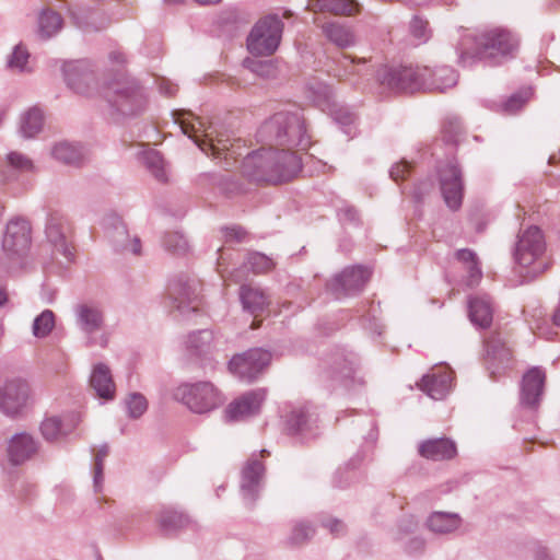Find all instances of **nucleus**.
Masks as SVG:
<instances>
[{"instance_id": "obj_45", "label": "nucleus", "mask_w": 560, "mask_h": 560, "mask_svg": "<svg viewBox=\"0 0 560 560\" xmlns=\"http://www.w3.org/2000/svg\"><path fill=\"white\" fill-rule=\"evenodd\" d=\"M314 534L315 528L310 522L296 521L287 537V544L291 547L303 546L313 538Z\"/></svg>"}, {"instance_id": "obj_19", "label": "nucleus", "mask_w": 560, "mask_h": 560, "mask_svg": "<svg viewBox=\"0 0 560 560\" xmlns=\"http://www.w3.org/2000/svg\"><path fill=\"white\" fill-rule=\"evenodd\" d=\"M62 72L67 85L78 94L90 95L95 85V75L86 60L65 62Z\"/></svg>"}, {"instance_id": "obj_15", "label": "nucleus", "mask_w": 560, "mask_h": 560, "mask_svg": "<svg viewBox=\"0 0 560 560\" xmlns=\"http://www.w3.org/2000/svg\"><path fill=\"white\" fill-rule=\"evenodd\" d=\"M168 291L174 306L182 315L188 316L198 311L200 305L199 283L196 280L178 277L170 283Z\"/></svg>"}, {"instance_id": "obj_38", "label": "nucleus", "mask_w": 560, "mask_h": 560, "mask_svg": "<svg viewBox=\"0 0 560 560\" xmlns=\"http://www.w3.org/2000/svg\"><path fill=\"white\" fill-rule=\"evenodd\" d=\"M5 66L9 70L18 73L33 72L32 56L24 43H19L13 46L7 57Z\"/></svg>"}, {"instance_id": "obj_11", "label": "nucleus", "mask_w": 560, "mask_h": 560, "mask_svg": "<svg viewBox=\"0 0 560 560\" xmlns=\"http://www.w3.org/2000/svg\"><path fill=\"white\" fill-rule=\"evenodd\" d=\"M33 404L32 389L22 377H11L0 384V412L8 418L22 417Z\"/></svg>"}, {"instance_id": "obj_1", "label": "nucleus", "mask_w": 560, "mask_h": 560, "mask_svg": "<svg viewBox=\"0 0 560 560\" xmlns=\"http://www.w3.org/2000/svg\"><path fill=\"white\" fill-rule=\"evenodd\" d=\"M380 84L393 92L438 91L444 92L457 84V72L447 66L387 67L377 70Z\"/></svg>"}, {"instance_id": "obj_21", "label": "nucleus", "mask_w": 560, "mask_h": 560, "mask_svg": "<svg viewBox=\"0 0 560 560\" xmlns=\"http://www.w3.org/2000/svg\"><path fill=\"white\" fill-rule=\"evenodd\" d=\"M546 373L541 368L534 366L528 370L522 380L521 404L528 408H536L542 398Z\"/></svg>"}, {"instance_id": "obj_52", "label": "nucleus", "mask_w": 560, "mask_h": 560, "mask_svg": "<svg viewBox=\"0 0 560 560\" xmlns=\"http://www.w3.org/2000/svg\"><path fill=\"white\" fill-rule=\"evenodd\" d=\"M128 416L132 419L140 418L148 409L145 397L139 393H131L125 399Z\"/></svg>"}, {"instance_id": "obj_2", "label": "nucleus", "mask_w": 560, "mask_h": 560, "mask_svg": "<svg viewBox=\"0 0 560 560\" xmlns=\"http://www.w3.org/2000/svg\"><path fill=\"white\" fill-rule=\"evenodd\" d=\"M302 160L289 150L261 148L248 153L242 162V173L252 180L278 184L295 176Z\"/></svg>"}, {"instance_id": "obj_31", "label": "nucleus", "mask_w": 560, "mask_h": 560, "mask_svg": "<svg viewBox=\"0 0 560 560\" xmlns=\"http://www.w3.org/2000/svg\"><path fill=\"white\" fill-rule=\"evenodd\" d=\"M44 113L38 107H30L20 115L18 133L23 139H34L44 129Z\"/></svg>"}, {"instance_id": "obj_40", "label": "nucleus", "mask_w": 560, "mask_h": 560, "mask_svg": "<svg viewBox=\"0 0 560 560\" xmlns=\"http://www.w3.org/2000/svg\"><path fill=\"white\" fill-rule=\"evenodd\" d=\"M69 14L73 24L84 33H92L103 27L96 23L97 18L91 10H85L79 4L69 7Z\"/></svg>"}, {"instance_id": "obj_51", "label": "nucleus", "mask_w": 560, "mask_h": 560, "mask_svg": "<svg viewBox=\"0 0 560 560\" xmlns=\"http://www.w3.org/2000/svg\"><path fill=\"white\" fill-rule=\"evenodd\" d=\"M273 267V261L271 258L267 257L261 253H250L248 254L246 261L244 262L243 268L252 270L254 273H262L267 272Z\"/></svg>"}, {"instance_id": "obj_43", "label": "nucleus", "mask_w": 560, "mask_h": 560, "mask_svg": "<svg viewBox=\"0 0 560 560\" xmlns=\"http://www.w3.org/2000/svg\"><path fill=\"white\" fill-rule=\"evenodd\" d=\"M139 159L158 180L167 179L163 158L156 150L145 149L139 153Z\"/></svg>"}, {"instance_id": "obj_42", "label": "nucleus", "mask_w": 560, "mask_h": 560, "mask_svg": "<svg viewBox=\"0 0 560 560\" xmlns=\"http://www.w3.org/2000/svg\"><path fill=\"white\" fill-rule=\"evenodd\" d=\"M308 97L323 112L335 106L334 93L329 85L323 82H314L308 85Z\"/></svg>"}, {"instance_id": "obj_13", "label": "nucleus", "mask_w": 560, "mask_h": 560, "mask_svg": "<svg viewBox=\"0 0 560 560\" xmlns=\"http://www.w3.org/2000/svg\"><path fill=\"white\" fill-rule=\"evenodd\" d=\"M271 353L261 348L235 354L229 362L230 371L240 380L253 382L270 363Z\"/></svg>"}, {"instance_id": "obj_23", "label": "nucleus", "mask_w": 560, "mask_h": 560, "mask_svg": "<svg viewBox=\"0 0 560 560\" xmlns=\"http://www.w3.org/2000/svg\"><path fill=\"white\" fill-rule=\"evenodd\" d=\"M287 429L290 434L298 435L306 441L316 435V418L310 412L306 406L292 408L285 419Z\"/></svg>"}, {"instance_id": "obj_12", "label": "nucleus", "mask_w": 560, "mask_h": 560, "mask_svg": "<svg viewBox=\"0 0 560 560\" xmlns=\"http://www.w3.org/2000/svg\"><path fill=\"white\" fill-rule=\"evenodd\" d=\"M75 324L85 335L89 346H100L105 348L108 338L105 334H100L104 327L105 318L102 308L91 302L79 303L73 308Z\"/></svg>"}, {"instance_id": "obj_49", "label": "nucleus", "mask_w": 560, "mask_h": 560, "mask_svg": "<svg viewBox=\"0 0 560 560\" xmlns=\"http://www.w3.org/2000/svg\"><path fill=\"white\" fill-rule=\"evenodd\" d=\"M418 528V521L413 515H405L397 522L392 532L393 539L397 542L405 541L415 534Z\"/></svg>"}, {"instance_id": "obj_5", "label": "nucleus", "mask_w": 560, "mask_h": 560, "mask_svg": "<svg viewBox=\"0 0 560 560\" xmlns=\"http://www.w3.org/2000/svg\"><path fill=\"white\" fill-rule=\"evenodd\" d=\"M103 97L108 104L109 114L115 119L136 116L147 106L145 90L128 75H119L106 84Z\"/></svg>"}, {"instance_id": "obj_54", "label": "nucleus", "mask_w": 560, "mask_h": 560, "mask_svg": "<svg viewBox=\"0 0 560 560\" xmlns=\"http://www.w3.org/2000/svg\"><path fill=\"white\" fill-rule=\"evenodd\" d=\"M532 95L530 89L522 90L509 97L503 104V110L508 114H514L520 110Z\"/></svg>"}, {"instance_id": "obj_7", "label": "nucleus", "mask_w": 560, "mask_h": 560, "mask_svg": "<svg viewBox=\"0 0 560 560\" xmlns=\"http://www.w3.org/2000/svg\"><path fill=\"white\" fill-rule=\"evenodd\" d=\"M259 137L281 145L306 149L311 141L299 113H277L260 127Z\"/></svg>"}, {"instance_id": "obj_9", "label": "nucleus", "mask_w": 560, "mask_h": 560, "mask_svg": "<svg viewBox=\"0 0 560 560\" xmlns=\"http://www.w3.org/2000/svg\"><path fill=\"white\" fill-rule=\"evenodd\" d=\"M173 397L195 413L209 412L223 404L221 393L210 382L183 383L174 389Z\"/></svg>"}, {"instance_id": "obj_37", "label": "nucleus", "mask_w": 560, "mask_h": 560, "mask_svg": "<svg viewBox=\"0 0 560 560\" xmlns=\"http://www.w3.org/2000/svg\"><path fill=\"white\" fill-rule=\"evenodd\" d=\"M51 156L63 164L78 166L84 159L82 147L69 141H59L50 149Z\"/></svg>"}, {"instance_id": "obj_6", "label": "nucleus", "mask_w": 560, "mask_h": 560, "mask_svg": "<svg viewBox=\"0 0 560 560\" xmlns=\"http://www.w3.org/2000/svg\"><path fill=\"white\" fill-rule=\"evenodd\" d=\"M545 250V237L538 226H529L520 233L514 246L513 258L518 272L525 271L524 281L532 280L546 270L547 265L542 260Z\"/></svg>"}, {"instance_id": "obj_22", "label": "nucleus", "mask_w": 560, "mask_h": 560, "mask_svg": "<svg viewBox=\"0 0 560 560\" xmlns=\"http://www.w3.org/2000/svg\"><path fill=\"white\" fill-rule=\"evenodd\" d=\"M39 450V442L30 433L20 432L8 442V458L12 465H22L33 458Z\"/></svg>"}, {"instance_id": "obj_14", "label": "nucleus", "mask_w": 560, "mask_h": 560, "mask_svg": "<svg viewBox=\"0 0 560 560\" xmlns=\"http://www.w3.org/2000/svg\"><path fill=\"white\" fill-rule=\"evenodd\" d=\"M440 188L448 209L456 211L460 208L464 196L462 171L454 162H448L439 168Z\"/></svg>"}, {"instance_id": "obj_63", "label": "nucleus", "mask_w": 560, "mask_h": 560, "mask_svg": "<svg viewBox=\"0 0 560 560\" xmlns=\"http://www.w3.org/2000/svg\"><path fill=\"white\" fill-rule=\"evenodd\" d=\"M104 476H103V464L97 460L96 465H94L93 472V487L95 492H101L103 488Z\"/></svg>"}, {"instance_id": "obj_64", "label": "nucleus", "mask_w": 560, "mask_h": 560, "mask_svg": "<svg viewBox=\"0 0 560 560\" xmlns=\"http://www.w3.org/2000/svg\"><path fill=\"white\" fill-rule=\"evenodd\" d=\"M159 90L166 96H172L176 93L177 86L166 79H162L159 82Z\"/></svg>"}, {"instance_id": "obj_56", "label": "nucleus", "mask_w": 560, "mask_h": 560, "mask_svg": "<svg viewBox=\"0 0 560 560\" xmlns=\"http://www.w3.org/2000/svg\"><path fill=\"white\" fill-rule=\"evenodd\" d=\"M399 544L404 547L405 552L411 556L422 553L425 549V539L421 535H411Z\"/></svg>"}, {"instance_id": "obj_53", "label": "nucleus", "mask_w": 560, "mask_h": 560, "mask_svg": "<svg viewBox=\"0 0 560 560\" xmlns=\"http://www.w3.org/2000/svg\"><path fill=\"white\" fill-rule=\"evenodd\" d=\"M7 161L11 167L21 173H34L36 171L33 160L22 152H10L7 155Z\"/></svg>"}, {"instance_id": "obj_57", "label": "nucleus", "mask_w": 560, "mask_h": 560, "mask_svg": "<svg viewBox=\"0 0 560 560\" xmlns=\"http://www.w3.org/2000/svg\"><path fill=\"white\" fill-rule=\"evenodd\" d=\"M244 66L259 77H269L273 72V65L270 61L245 59Z\"/></svg>"}, {"instance_id": "obj_48", "label": "nucleus", "mask_w": 560, "mask_h": 560, "mask_svg": "<svg viewBox=\"0 0 560 560\" xmlns=\"http://www.w3.org/2000/svg\"><path fill=\"white\" fill-rule=\"evenodd\" d=\"M366 60L364 58H352L348 55H342L341 58L337 61V72L336 77L339 80H346L352 74L361 75V69L358 68L361 65H365Z\"/></svg>"}, {"instance_id": "obj_24", "label": "nucleus", "mask_w": 560, "mask_h": 560, "mask_svg": "<svg viewBox=\"0 0 560 560\" xmlns=\"http://www.w3.org/2000/svg\"><path fill=\"white\" fill-rule=\"evenodd\" d=\"M265 467L257 459H249L242 470L241 492L243 499L252 504L258 498L261 489Z\"/></svg>"}, {"instance_id": "obj_30", "label": "nucleus", "mask_w": 560, "mask_h": 560, "mask_svg": "<svg viewBox=\"0 0 560 560\" xmlns=\"http://www.w3.org/2000/svg\"><path fill=\"white\" fill-rule=\"evenodd\" d=\"M91 387L95 390L97 397L112 400L115 397V383L109 368L104 363H97L94 365L91 377Z\"/></svg>"}, {"instance_id": "obj_16", "label": "nucleus", "mask_w": 560, "mask_h": 560, "mask_svg": "<svg viewBox=\"0 0 560 560\" xmlns=\"http://www.w3.org/2000/svg\"><path fill=\"white\" fill-rule=\"evenodd\" d=\"M370 278V270L362 266L348 267L337 275L327 285L328 290L336 296L354 295L359 293Z\"/></svg>"}, {"instance_id": "obj_35", "label": "nucleus", "mask_w": 560, "mask_h": 560, "mask_svg": "<svg viewBox=\"0 0 560 560\" xmlns=\"http://www.w3.org/2000/svg\"><path fill=\"white\" fill-rule=\"evenodd\" d=\"M308 8L315 12L350 16L359 12L357 0H310Z\"/></svg>"}, {"instance_id": "obj_62", "label": "nucleus", "mask_w": 560, "mask_h": 560, "mask_svg": "<svg viewBox=\"0 0 560 560\" xmlns=\"http://www.w3.org/2000/svg\"><path fill=\"white\" fill-rule=\"evenodd\" d=\"M408 171H409V164L404 161V162L393 165L389 171V175L395 182H398L399 179L405 178Z\"/></svg>"}, {"instance_id": "obj_59", "label": "nucleus", "mask_w": 560, "mask_h": 560, "mask_svg": "<svg viewBox=\"0 0 560 560\" xmlns=\"http://www.w3.org/2000/svg\"><path fill=\"white\" fill-rule=\"evenodd\" d=\"M221 231L224 235L225 242L241 243L247 238L246 231L238 225L224 226Z\"/></svg>"}, {"instance_id": "obj_27", "label": "nucleus", "mask_w": 560, "mask_h": 560, "mask_svg": "<svg viewBox=\"0 0 560 560\" xmlns=\"http://www.w3.org/2000/svg\"><path fill=\"white\" fill-rule=\"evenodd\" d=\"M320 28L326 39L338 48H349L357 43L354 30L346 23L329 21L322 24Z\"/></svg>"}, {"instance_id": "obj_4", "label": "nucleus", "mask_w": 560, "mask_h": 560, "mask_svg": "<svg viewBox=\"0 0 560 560\" xmlns=\"http://www.w3.org/2000/svg\"><path fill=\"white\" fill-rule=\"evenodd\" d=\"M177 122L198 148L206 154L215 158L224 155L225 160L236 159L242 155L240 140H232L226 132L219 131L212 125L206 126V122L192 113H185L177 118Z\"/></svg>"}, {"instance_id": "obj_61", "label": "nucleus", "mask_w": 560, "mask_h": 560, "mask_svg": "<svg viewBox=\"0 0 560 560\" xmlns=\"http://www.w3.org/2000/svg\"><path fill=\"white\" fill-rule=\"evenodd\" d=\"M460 129H462L460 122L457 118L450 119L444 125V133H445L446 140L450 142H457V137L460 133Z\"/></svg>"}, {"instance_id": "obj_26", "label": "nucleus", "mask_w": 560, "mask_h": 560, "mask_svg": "<svg viewBox=\"0 0 560 560\" xmlns=\"http://www.w3.org/2000/svg\"><path fill=\"white\" fill-rule=\"evenodd\" d=\"M486 364L491 377L500 376L510 369L512 353L499 338L487 341Z\"/></svg>"}, {"instance_id": "obj_20", "label": "nucleus", "mask_w": 560, "mask_h": 560, "mask_svg": "<svg viewBox=\"0 0 560 560\" xmlns=\"http://www.w3.org/2000/svg\"><path fill=\"white\" fill-rule=\"evenodd\" d=\"M266 399V389H252L234 399L225 409V417L231 421L245 420L259 412Z\"/></svg>"}, {"instance_id": "obj_39", "label": "nucleus", "mask_w": 560, "mask_h": 560, "mask_svg": "<svg viewBox=\"0 0 560 560\" xmlns=\"http://www.w3.org/2000/svg\"><path fill=\"white\" fill-rule=\"evenodd\" d=\"M213 342V331L210 329H201L187 336L186 348L196 355H202L212 349Z\"/></svg>"}, {"instance_id": "obj_32", "label": "nucleus", "mask_w": 560, "mask_h": 560, "mask_svg": "<svg viewBox=\"0 0 560 560\" xmlns=\"http://www.w3.org/2000/svg\"><path fill=\"white\" fill-rule=\"evenodd\" d=\"M421 456L431 460L450 459L456 454L455 443L445 438L428 440L420 444Z\"/></svg>"}, {"instance_id": "obj_44", "label": "nucleus", "mask_w": 560, "mask_h": 560, "mask_svg": "<svg viewBox=\"0 0 560 560\" xmlns=\"http://www.w3.org/2000/svg\"><path fill=\"white\" fill-rule=\"evenodd\" d=\"M457 259L465 265L468 272L467 285H476L482 276L476 254L470 249H459L456 252Z\"/></svg>"}, {"instance_id": "obj_3", "label": "nucleus", "mask_w": 560, "mask_h": 560, "mask_svg": "<svg viewBox=\"0 0 560 560\" xmlns=\"http://www.w3.org/2000/svg\"><path fill=\"white\" fill-rule=\"evenodd\" d=\"M470 47L467 39L462 44L458 61L463 67H470L477 60L499 62L513 57L518 47L517 37L506 28L493 27L480 32Z\"/></svg>"}, {"instance_id": "obj_41", "label": "nucleus", "mask_w": 560, "mask_h": 560, "mask_svg": "<svg viewBox=\"0 0 560 560\" xmlns=\"http://www.w3.org/2000/svg\"><path fill=\"white\" fill-rule=\"evenodd\" d=\"M189 523L190 521L186 515L173 509H164L159 515L160 528L165 535H171L186 527Z\"/></svg>"}, {"instance_id": "obj_36", "label": "nucleus", "mask_w": 560, "mask_h": 560, "mask_svg": "<svg viewBox=\"0 0 560 560\" xmlns=\"http://www.w3.org/2000/svg\"><path fill=\"white\" fill-rule=\"evenodd\" d=\"M62 16L51 10L43 9L37 19V34L42 39H50L55 37L62 30Z\"/></svg>"}, {"instance_id": "obj_18", "label": "nucleus", "mask_w": 560, "mask_h": 560, "mask_svg": "<svg viewBox=\"0 0 560 560\" xmlns=\"http://www.w3.org/2000/svg\"><path fill=\"white\" fill-rule=\"evenodd\" d=\"M68 225L63 215L54 212L47 218L45 234L55 253L61 255L67 261L74 257L73 246L68 235Z\"/></svg>"}, {"instance_id": "obj_55", "label": "nucleus", "mask_w": 560, "mask_h": 560, "mask_svg": "<svg viewBox=\"0 0 560 560\" xmlns=\"http://www.w3.org/2000/svg\"><path fill=\"white\" fill-rule=\"evenodd\" d=\"M163 244L165 248L175 254H180L187 250L188 244L184 235L177 232L167 233L164 236Z\"/></svg>"}, {"instance_id": "obj_33", "label": "nucleus", "mask_w": 560, "mask_h": 560, "mask_svg": "<svg viewBox=\"0 0 560 560\" xmlns=\"http://www.w3.org/2000/svg\"><path fill=\"white\" fill-rule=\"evenodd\" d=\"M470 322L480 328H487L492 323V305L488 295H477L468 301Z\"/></svg>"}, {"instance_id": "obj_29", "label": "nucleus", "mask_w": 560, "mask_h": 560, "mask_svg": "<svg viewBox=\"0 0 560 560\" xmlns=\"http://www.w3.org/2000/svg\"><path fill=\"white\" fill-rule=\"evenodd\" d=\"M452 373L443 370L422 377L420 388L435 400L443 399L451 390Z\"/></svg>"}, {"instance_id": "obj_60", "label": "nucleus", "mask_w": 560, "mask_h": 560, "mask_svg": "<svg viewBox=\"0 0 560 560\" xmlns=\"http://www.w3.org/2000/svg\"><path fill=\"white\" fill-rule=\"evenodd\" d=\"M323 527L327 528L334 536H341L346 532V525L342 521L328 516L322 521Z\"/></svg>"}, {"instance_id": "obj_58", "label": "nucleus", "mask_w": 560, "mask_h": 560, "mask_svg": "<svg viewBox=\"0 0 560 560\" xmlns=\"http://www.w3.org/2000/svg\"><path fill=\"white\" fill-rule=\"evenodd\" d=\"M410 32L419 42H425L429 38L428 22L415 16L410 23Z\"/></svg>"}, {"instance_id": "obj_47", "label": "nucleus", "mask_w": 560, "mask_h": 560, "mask_svg": "<svg viewBox=\"0 0 560 560\" xmlns=\"http://www.w3.org/2000/svg\"><path fill=\"white\" fill-rule=\"evenodd\" d=\"M54 327L55 314L50 310H45L34 318L32 334L36 338H45L52 331Z\"/></svg>"}, {"instance_id": "obj_28", "label": "nucleus", "mask_w": 560, "mask_h": 560, "mask_svg": "<svg viewBox=\"0 0 560 560\" xmlns=\"http://www.w3.org/2000/svg\"><path fill=\"white\" fill-rule=\"evenodd\" d=\"M68 420V416H46L39 425L44 440L54 443L69 435L73 430V424Z\"/></svg>"}, {"instance_id": "obj_34", "label": "nucleus", "mask_w": 560, "mask_h": 560, "mask_svg": "<svg viewBox=\"0 0 560 560\" xmlns=\"http://www.w3.org/2000/svg\"><path fill=\"white\" fill-rule=\"evenodd\" d=\"M240 300L244 311L254 316L262 313L269 304V298L260 288L248 284L240 288Z\"/></svg>"}, {"instance_id": "obj_25", "label": "nucleus", "mask_w": 560, "mask_h": 560, "mask_svg": "<svg viewBox=\"0 0 560 560\" xmlns=\"http://www.w3.org/2000/svg\"><path fill=\"white\" fill-rule=\"evenodd\" d=\"M462 526V516L458 513L446 511H433L424 522V527L435 536L454 535Z\"/></svg>"}, {"instance_id": "obj_10", "label": "nucleus", "mask_w": 560, "mask_h": 560, "mask_svg": "<svg viewBox=\"0 0 560 560\" xmlns=\"http://www.w3.org/2000/svg\"><path fill=\"white\" fill-rule=\"evenodd\" d=\"M283 22L277 15L259 20L247 37V49L256 56H270L279 47Z\"/></svg>"}, {"instance_id": "obj_17", "label": "nucleus", "mask_w": 560, "mask_h": 560, "mask_svg": "<svg viewBox=\"0 0 560 560\" xmlns=\"http://www.w3.org/2000/svg\"><path fill=\"white\" fill-rule=\"evenodd\" d=\"M102 225L116 250L140 255V240L137 236L130 237L127 226L119 215L115 213L105 215Z\"/></svg>"}, {"instance_id": "obj_46", "label": "nucleus", "mask_w": 560, "mask_h": 560, "mask_svg": "<svg viewBox=\"0 0 560 560\" xmlns=\"http://www.w3.org/2000/svg\"><path fill=\"white\" fill-rule=\"evenodd\" d=\"M354 371V361L348 359L342 354L338 355L334 360L328 373L329 376L337 381H340L341 383L345 384V386H348V382L353 376Z\"/></svg>"}, {"instance_id": "obj_8", "label": "nucleus", "mask_w": 560, "mask_h": 560, "mask_svg": "<svg viewBox=\"0 0 560 560\" xmlns=\"http://www.w3.org/2000/svg\"><path fill=\"white\" fill-rule=\"evenodd\" d=\"M32 229L27 220L11 219L7 225L1 241L4 261L9 269L22 268L32 245Z\"/></svg>"}, {"instance_id": "obj_50", "label": "nucleus", "mask_w": 560, "mask_h": 560, "mask_svg": "<svg viewBox=\"0 0 560 560\" xmlns=\"http://www.w3.org/2000/svg\"><path fill=\"white\" fill-rule=\"evenodd\" d=\"M328 112L332 116L334 120L340 125L342 131L347 136H351L353 130L352 125L354 122V115L347 108L339 106L337 103H335V106H332Z\"/></svg>"}]
</instances>
